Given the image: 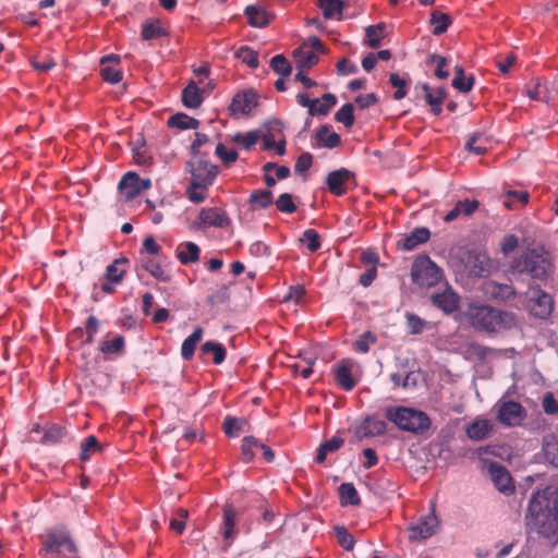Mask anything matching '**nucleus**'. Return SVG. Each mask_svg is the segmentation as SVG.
<instances>
[{
	"label": "nucleus",
	"mask_w": 558,
	"mask_h": 558,
	"mask_svg": "<svg viewBox=\"0 0 558 558\" xmlns=\"http://www.w3.org/2000/svg\"><path fill=\"white\" fill-rule=\"evenodd\" d=\"M295 70L308 71L318 62V56L313 50L296 49L294 50Z\"/></svg>",
	"instance_id": "nucleus-32"
},
{
	"label": "nucleus",
	"mask_w": 558,
	"mask_h": 558,
	"mask_svg": "<svg viewBox=\"0 0 558 558\" xmlns=\"http://www.w3.org/2000/svg\"><path fill=\"white\" fill-rule=\"evenodd\" d=\"M101 449L96 436L89 435L81 444L80 459L87 461L94 453L101 451Z\"/></svg>",
	"instance_id": "nucleus-44"
},
{
	"label": "nucleus",
	"mask_w": 558,
	"mask_h": 558,
	"mask_svg": "<svg viewBox=\"0 0 558 558\" xmlns=\"http://www.w3.org/2000/svg\"><path fill=\"white\" fill-rule=\"evenodd\" d=\"M336 104L337 98L333 94H324L322 100H318V104H315L313 110H311V117L328 114Z\"/></svg>",
	"instance_id": "nucleus-47"
},
{
	"label": "nucleus",
	"mask_w": 558,
	"mask_h": 558,
	"mask_svg": "<svg viewBox=\"0 0 558 558\" xmlns=\"http://www.w3.org/2000/svg\"><path fill=\"white\" fill-rule=\"evenodd\" d=\"M353 179V172L347 168H340L327 174L326 185L331 194L342 196L348 192V184Z\"/></svg>",
	"instance_id": "nucleus-11"
},
{
	"label": "nucleus",
	"mask_w": 558,
	"mask_h": 558,
	"mask_svg": "<svg viewBox=\"0 0 558 558\" xmlns=\"http://www.w3.org/2000/svg\"><path fill=\"white\" fill-rule=\"evenodd\" d=\"M512 269L519 274H527L534 279H545L553 271L551 257L543 246L529 248L513 260Z\"/></svg>",
	"instance_id": "nucleus-4"
},
{
	"label": "nucleus",
	"mask_w": 558,
	"mask_h": 558,
	"mask_svg": "<svg viewBox=\"0 0 558 558\" xmlns=\"http://www.w3.org/2000/svg\"><path fill=\"white\" fill-rule=\"evenodd\" d=\"M543 449L546 460L558 468V440L555 438L546 440Z\"/></svg>",
	"instance_id": "nucleus-57"
},
{
	"label": "nucleus",
	"mask_w": 558,
	"mask_h": 558,
	"mask_svg": "<svg viewBox=\"0 0 558 558\" xmlns=\"http://www.w3.org/2000/svg\"><path fill=\"white\" fill-rule=\"evenodd\" d=\"M343 444H344V440L341 437H337V436L320 444V446L317 450L316 462L323 463L326 460L328 453L337 451L338 449H340L342 447Z\"/></svg>",
	"instance_id": "nucleus-40"
},
{
	"label": "nucleus",
	"mask_w": 558,
	"mask_h": 558,
	"mask_svg": "<svg viewBox=\"0 0 558 558\" xmlns=\"http://www.w3.org/2000/svg\"><path fill=\"white\" fill-rule=\"evenodd\" d=\"M252 447H258L263 452V457L267 462H272L275 459V453L271 448L263 442H260L254 436H246L242 440L241 451L242 459L244 462L248 463L254 459V452L252 451Z\"/></svg>",
	"instance_id": "nucleus-18"
},
{
	"label": "nucleus",
	"mask_w": 558,
	"mask_h": 558,
	"mask_svg": "<svg viewBox=\"0 0 558 558\" xmlns=\"http://www.w3.org/2000/svg\"><path fill=\"white\" fill-rule=\"evenodd\" d=\"M235 515V509L231 505H226L222 522V535L226 539H231L234 536Z\"/></svg>",
	"instance_id": "nucleus-42"
},
{
	"label": "nucleus",
	"mask_w": 558,
	"mask_h": 558,
	"mask_svg": "<svg viewBox=\"0 0 558 558\" xmlns=\"http://www.w3.org/2000/svg\"><path fill=\"white\" fill-rule=\"evenodd\" d=\"M525 524L549 542L558 543V493L554 488L546 487L532 495Z\"/></svg>",
	"instance_id": "nucleus-1"
},
{
	"label": "nucleus",
	"mask_w": 558,
	"mask_h": 558,
	"mask_svg": "<svg viewBox=\"0 0 558 558\" xmlns=\"http://www.w3.org/2000/svg\"><path fill=\"white\" fill-rule=\"evenodd\" d=\"M493 429L490 422L486 418H476L465 428L466 436L474 441H481L488 437Z\"/></svg>",
	"instance_id": "nucleus-26"
},
{
	"label": "nucleus",
	"mask_w": 558,
	"mask_h": 558,
	"mask_svg": "<svg viewBox=\"0 0 558 558\" xmlns=\"http://www.w3.org/2000/svg\"><path fill=\"white\" fill-rule=\"evenodd\" d=\"M203 337V329L196 327L194 331L183 341L181 347V356L190 361L195 353L196 347Z\"/></svg>",
	"instance_id": "nucleus-35"
},
{
	"label": "nucleus",
	"mask_w": 558,
	"mask_h": 558,
	"mask_svg": "<svg viewBox=\"0 0 558 558\" xmlns=\"http://www.w3.org/2000/svg\"><path fill=\"white\" fill-rule=\"evenodd\" d=\"M177 258L182 265H189L199 260L201 250L194 242H182L177 247Z\"/></svg>",
	"instance_id": "nucleus-27"
},
{
	"label": "nucleus",
	"mask_w": 558,
	"mask_h": 558,
	"mask_svg": "<svg viewBox=\"0 0 558 558\" xmlns=\"http://www.w3.org/2000/svg\"><path fill=\"white\" fill-rule=\"evenodd\" d=\"M186 170L191 174L186 196L192 203L201 204L207 198L206 191L213 185L219 169L207 160L195 158L186 162Z\"/></svg>",
	"instance_id": "nucleus-3"
},
{
	"label": "nucleus",
	"mask_w": 558,
	"mask_h": 558,
	"mask_svg": "<svg viewBox=\"0 0 558 558\" xmlns=\"http://www.w3.org/2000/svg\"><path fill=\"white\" fill-rule=\"evenodd\" d=\"M44 435L40 440L43 445H57L63 442L68 437V432L65 427L59 425V424H48L45 425L44 428Z\"/></svg>",
	"instance_id": "nucleus-28"
},
{
	"label": "nucleus",
	"mask_w": 558,
	"mask_h": 558,
	"mask_svg": "<svg viewBox=\"0 0 558 558\" xmlns=\"http://www.w3.org/2000/svg\"><path fill=\"white\" fill-rule=\"evenodd\" d=\"M375 342V337L371 331L362 333L354 342V350L359 353H366L372 343Z\"/></svg>",
	"instance_id": "nucleus-63"
},
{
	"label": "nucleus",
	"mask_w": 558,
	"mask_h": 558,
	"mask_svg": "<svg viewBox=\"0 0 558 558\" xmlns=\"http://www.w3.org/2000/svg\"><path fill=\"white\" fill-rule=\"evenodd\" d=\"M151 181L149 179H142L135 172H126L119 182V191L124 196L125 201L130 202L137 197L142 192L149 190Z\"/></svg>",
	"instance_id": "nucleus-7"
},
{
	"label": "nucleus",
	"mask_w": 558,
	"mask_h": 558,
	"mask_svg": "<svg viewBox=\"0 0 558 558\" xmlns=\"http://www.w3.org/2000/svg\"><path fill=\"white\" fill-rule=\"evenodd\" d=\"M423 90L425 92V100L430 106L432 112L435 116H439L442 111V102L447 96L446 88L438 87L432 89L428 84H424Z\"/></svg>",
	"instance_id": "nucleus-25"
},
{
	"label": "nucleus",
	"mask_w": 558,
	"mask_h": 558,
	"mask_svg": "<svg viewBox=\"0 0 558 558\" xmlns=\"http://www.w3.org/2000/svg\"><path fill=\"white\" fill-rule=\"evenodd\" d=\"M270 68L274 72L282 76H288L292 72V66L283 54H276L272 57L270 60Z\"/></svg>",
	"instance_id": "nucleus-52"
},
{
	"label": "nucleus",
	"mask_w": 558,
	"mask_h": 558,
	"mask_svg": "<svg viewBox=\"0 0 558 558\" xmlns=\"http://www.w3.org/2000/svg\"><path fill=\"white\" fill-rule=\"evenodd\" d=\"M442 270L427 255L415 258L411 267V278L421 288L436 286L442 279Z\"/></svg>",
	"instance_id": "nucleus-6"
},
{
	"label": "nucleus",
	"mask_w": 558,
	"mask_h": 558,
	"mask_svg": "<svg viewBox=\"0 0 558 558\" xmlns=\"http://www.w3.org/2000/svg\"><path fill=\"white\" fill-rule=\"evenodd\" d=\"M274 203V194L268 189L254 190L250 194L248 206L250 209L255 211L266 209Z\"/></svg>",
	"instance_id": "nucleus-29"
},
{
	"label": "nucleus",
	"mask_w": 558,
	"mask_h": 558,
	"mask_svg": "<svg viewBox=\"0 0 558 558\" xmlns=\"http://www.w3.org/2000/svg\"><path fill=\"white\" fill-rule=\"evenodd\" d=\"M315 140L319 147L336 148L341 143V137L336 132H330V126L325 124L320 125L315 132Z\"/></svg>",
	"instance_id": "nucleus-30"
},
{
	"label": "nucleus",
	"mask_w": 558,
	"mask_h": 558,
	"mask_svg": "<svg viewBox=\"0 0 558 558\" xmlns=\"http://www.w3.org/2000/svg\"><path fill=\"white\" fill-rule=\"evenodd\" d=\"M489 474L496 488L506 496L513 494L514 484L510 473L505 466L497 462H493L489 465Z\"/></svg>",
	"instance_id": "nucleus-15"
},
{
	"label": "nucleus",
	"mask_w": 558,
	"mask_h": 558,
	"mask_svg": "<svg viewBox=\"0 0 558 558\" xmlns=\"http://www.w3.org/2000/svg\"><path fill=\"white\" fill-rule=\"evenodd\" d=\"M335 534L338 543L344 550H352L354 547V537L344 526H336Z\"/></svg>",
	"instance_id": "nucleus-54"
},
{
	"label": "nucleus",
	"mask_w": 558,
	"mask_h": 558,
	"mask_svg": "<svg viewBox=\"0 0 558 558\" xmlns=\"http://www.w3.org/2000/svg\"><path fill=\"white\" fill-rule=\"evenodd\" d=\"M456 75L452 80V86L457 90L461 93H468L473 88L474 77L471 75L466 77L464 75V70L461 65H456L454 68Z\"/></svg>",
	"instance_id": "nucleus-41"
},
{
	"label": "nucleus",
	"mask_w": 558,
	"mask_h": 558,
	"mask_svg": "<svg viewBox=\"0 0 558 558\" xmlns=\"http://www.w3.org/2000/svg\"><path fill=\"white\" fill-rule=\"evenodd\" d=\"M389 83L391 84L392 87L397 88V90L393 94V98L396 100H400L407 96L408 81L404 77H401L397 73H391L389 77Z\"/></svg>",
	"instance_id": "nucleus-53"
},
{
	"label": "nucleus",
	"mask_w": 558,
	"mask_h": 558,
	"mask_svg": "<svg viewBox=\"0 0 558 558\" xmlns=\"http://www.w3.org/2000/svg\"><path fill=\"white\" fill-rule=\"evenodd\" d=\"M100 73L105 82L118 84L122 81V72L116 66L102 65Z\"/></svg>",
	"instance_id": "nucleus-62"
},
{
	"label": "nucleus",
	"mask_w": 558,
	"mask_h": 558,
	"mask_svg": "<svg viewBox=\"0 0 558 558\" xmlns=\"http://www.w3.org/2000/svg\"><path fill=\"white\" fill-rule=\"evenodd\" d=\"M407 325L411 335H420L425 328V320L415 314H407Z\"/></svg>",
	"instance_id": "nucleus-64"
},
{
	"label": "nucleus",
	"mask_w": 558,
	"mask_h": 558,
	"mask_svg": "<svg viewBox=\"0 0 558 558\" xmlns=\"http://www.w3.org/2000/svg\"><path fill=\"white\" fill-rule=\"evenodd\" d=\"M502 204L509 210H518L529 203L530 194L525 190H513L509 186L504 187Z\"/></svg>",
	"instance_id": "nucleus-22"
},
{
	"label": "nucleus",
	"mask_w": 558,
	"mask_h": 558,
	"mask_svg": "<svg viewBox=\"0 0 558 558\" xmlns=\"http://www.w3.org/2000/svg\"><path fill=\"white\" fill-rule=\"evenodd\" d=\"M243 425H244V421L243 420L228 416L225 420L222 427H223V432H225V434L227 436L234 437V436H238L240 434V432L242 430Z\"/></svg>",
	"instance_id": "nucleus-59"
},
{
	"label": "nucleus",
	"mask_w": 558,
	"mask_h": 558,
	"mask_svg": "<svg viewBox=\"0 0 558 558\" xmlns=\"http://www.w3.org/2000/svg\"><path fill=\"white\" fill-rule=\"evenodd\" d=\"M496 408L497 420L506 426H518L526 416L525 409L517 401H499Z\"/></svg>",
	"instance_id": "nucleus-8"
},
{
	"label": "nucleus",
	"mask_w": 558,
	"mask_h": 558,
	"mask_svg": "<svg viewBox=\"0 0 558 558\" xmlns=\"http://www.w3.org/2000/svg\"><path fill=\"white\" fill-rule=\"evenodd\" d=\"M168 125L180 130H196L199 121L185 113H175L168 120Z\"/></svg>",
	"instance_id": "nucleus-39"
},
{
	"label": "nucleus",
	"mask_w": 558,
	"mask_h": 558,
	"mask_svg": "<svg viewBox=\"0 0 558 558\" xmlns=\"http://www.w3.org/2000/svg\"><path fill=\"white\" fill-rule=\"evenodd\" d=\"M259 132L258 131H250L247 133H235L231 140L242 148L248 150L251 147H253L259 140Z\"/></svg>",
	"instance_id": "nucleus-49"
},
{
	"label": "nucleus",
	"mask_w": 558,
	"mask_h": 558,
	"mask_svg": "<svg viewBox=\"0 0 558 558\" xmlns=\"http://www.w3.org/2000/svg\"><path fill=\"white\" fill-rule=\"evenodd\" d=\"M141 36L144 40H151L167 36V32L160 25V22L155 20L143 25Z\"/></svg>",
	"instance_id": "nucleus-43"
},
{
	"label": "nucleus",
	"mask_w": 558,
	"mask_h": 558,
	"mask_svg": "<svg viewBox=\"0 0 558 558\" xmlns=\"http://www.w3.org/2000/svg\"><path fill=\"white\" fill-rule=\"evenodd\" d=\"M275 204L277 209L284 214H293L296 210L293 197L289 193L280 194Z\"/></svg>",
	"instance_id": "nucleus-58"
},
{
	"label": "nucleus",
	"mask_w": 558,
	"mask_h": 558,
	"mask_svg": "<svg viewBox=\"0 0 558 558\" xmlns=\"http://www.w3.org/2000/svg\"><path fill=\"white\" fill-rule=\"evenodd\" d=\"M531 313L539 318H546L553 311V301L549 294L541 291L533 290L530 299Z\"/></svg>",
	"instance_id": "nucleus-19"
},
{
	"label": "nucleus",
	"mask_w": 558,
	"mask_h": 558,
	"mask_svg": "<svg viewBox=\"0 0 558 558\" xmlns=\"http://www.w3.org/2000/svg\"><path fill=\"white\" fill-rule=\"evenodd\" d=\"M352 366L353 363L350 360H342L333 368L336 381L345 391L352 390L356 385L352 376Z\"/></svg>",
	"instance_id": "nucleus-21"
},
{
	"label": "nucleus",
	"mask_w": 558,
	"mask_h": 558,
	"mask_svg": "<svg viewBox=\"0 0 558 558\" xmlns=\"http://www.w3.org/2000/svg\"><path fill=\"white\" fill-rule=\"evenodd\" d=\"M387 430V423L378 415L365 416L355 427V435L357 438H371L381 436Z\"/></svg>",
	"instance_id": "nucleus-12"
},
{
	"label": "nucleus",
	"mask_w": 558,
	"mask_h": 558,
	"mask_svg": "<svg viewBox=\"0 0 558 558\" xmlns=\"http://www.w3.org/2000/svg\"><path fill=\"white\" fill-rule=\"evenodd\" d=\"M300 241L307 247L312 253L317 252L320 246V236L315 229H307L302 233Z\"/></svg>",
	"instance_id": "nucleus-50"
},
{
	"label": "nucleus",
	"mask_w": 558,
	"mask_h": 558,
	"mask_svg": "<svg viewBox=\"0 0 558 558\" xmlns=\"http://www.w3.org/2000/svg\"><path fill=\"white\" fill-rule=\"evenodd\" d=\"M335 120L350 128L354 124V107L352 104H344L335 114Z\"/></svg>",
	"instance_id": "nucleus-51"
},
{
	"label": "nucleus",
	"mask_w": 558,
	"mask_h": 558,
	"mask_svg": "<svg viewBox=\"0 0 558 558\" xmlns=\"http://www.w3.org/2000/svg\"><path fill=\"white\" fill-rule=\"evenodd\" d=\"M484 294L493 301H507L514 296L515 291L510 284L486 281L483 286Z\"/></svg>",
	"instance_id": "nucleus-20"
},
{
	"label": "nucleus",
	"mask_w": 558,
	"mask_h": 558,
	"mask_svg": "<svg viewBox=\"0 0 558 558\" xmlns=\"http://www.w3.org/2000/svg\"><path fill=\"white\" fill-rule=\"evenodd\" d=\"M201 350L202 353L205 355L213 354V362L216 365L221 364L227 356V350L225 345L220 342L206 341L205 343H203Z\"/></svg>",
	"instance_id": "nucleus-38"
},
{
	"label": "nucleus",
	"mask_w": 558,
	"mask_h": 558,
	"mask_svg": "<svg viewBox=\"0 0 558 558\" xmlns=\"http://www.w3.org/2000/svg\"><path fill=\"white\" fill-rule=\"evenodd\" d=\"M386 417L400 429L413 434H422L430 427V418L420 410L408 407H388Z\"/></svg>",
	"instance_id": "nucleus-5"
},
{
	"label": "nucleus",
	"mask_w": 558,
	"mask_h": 558,
	"mask_svg": "<svg viewBox=\"0 0 558 558\" xmlns=\"http://www.w3.org/2000/svg\"><path fill=\"white\" fill-rule=\"evenodd\" d=\"M236 57L241 59L243 63L247 64L252 69L257 68L259 64L257 52L252 50L247 46L241 47L236 51Z\"/></svg>",
	"instance_id": "nucleus-55"
},
{
	"label": "nucleus",
	"mask_w": 558,
	"mask_h": 558,
	"mask_svg": "<svg viewBox=\"0 0 558 558\" xmlns=\"http://www.w3.org/2000/svg\"><path fill=\"white\" fill-rule=\"evenodd\" d=\"M439 525L438 518L435 513V509L422 517L418 522L412 524L409 527V538L411 541L427 539L436 532Z\"/></svg>",
	"instance_id": "nucleus-9"
},
{
	"label": "nucleus",
	"mask_w": 558,
	"mask_h": 558,
	"mask_svg": "<svg viewBox=\"0 0 558 558\" xmlns=\"http://www.w3.org/2000/svg\"><path fill=\"white\" fill-rule=\"evenodd\" d=\"M257 104V95L254 90H243L233 96L229 109L233 116H248Z\"/></svg>",
	"instance_id": "nucleus-13"
},
{
	"label": "nucleus",
	"mask_w": 558,
	"mask_h": 558,
	"mask_svg": "<svg viewBox=\"0 0 558 558\" xmlns=\"http://www.w3.org/2000/svg\"><path fill=\"white\" fill-rule=\"evenodd\" d=\"M429 62L436 65L435 75L440 80H446L449 76V72L446 70L448 65V59L438 54H432Z\"/></svg>",
	"instance_id": "nucleus-60"
},
{
	"label": "nucleus",
	"mask_w": 558,
	"mask_h": 558,
	"mask_svg": "<svg viewBox=\"0 0 558 558\" xmlns=\"http://www.w3.org/2000/svg\"><path fill=\"white\" fill-rule=\"evenodd\" d=\"M197 223L201 228L215 227L223 229L229 227L231 220L223 209L218 207H205L202 208L198 214Z\"/></svg>",
	"instance_id": "nucleus-10"
},
{
	"label": "nucleus",
	"mask_w": 558,
	"mask_h": 558,
	"mask_svg": "<svg viewBox=\"0 0 558 558\" xmlns=\"http://www.w3.org/2000/svg\"><path fill=\"white\" fill-rule=\"evenodd\" d=\"M430 24L433 25L432 33L438 36L448 29L449 25L451 24V19L446 13L434 11L430 15Z\"/></svg>",
	"instance_id": "nucleus-46"
},
{
	"label": "nucleus",
	"mask_w": 558,
	"mask_h": 558,
	"mask_svg": "<svg viewBox=\"0 0 558 558\" xmlns=\"http://www.w3.org/2000/svg\"><path fill=\"white\" fill-rule=\"evenodd\" d=\"M464 270L474 277H482L489 270L488 256L480 251H468L463 259Z\"/></svg>",
	"instance_id": "nucleus-14"
},
{
	"label": "nucleus",
	"mask_w": 558,
	"mask_h": 558,
	"mask_svg": "<svg viewBox=\"0 0 558 558\" xmlns=\"http://www.w3.org/2000/svg\"><path fill=\"white\" fill-rule=\"evenodd\" d=\"M339 494L342 505L356 506L361 501L357 490L351 483H342L339 487Z\"/></svg>",
	"instance_id": "nucleus-48"
},
{
	"label": "nucleus",
	"mask_w": 558,
	"mask_h": 558,
	"mask_svg": "<svg viewBox=\"0 0 558 558\" xmlns=\"http://www.w3.org/2000/svg\"><path fill=\"white\" fill-rule=\"evenodd\" d=\"M245 15L248 24L253 27H265L269 23L267 12L258 7L248 5L245 8Z\"/></svg>",
	"instance_id": "nucleus-37"
},
{
	"label": "nucleus",
	"mask_w": 558,
	"mask_h": 558,
	"mask_svg": "<svg viewBox=\"0 0 558 558\" xmlns=\"http://www.w3.org/2000/svg\"><path fill=\"white\" fill-rule=\"evenodd\" d=\"M45 550L47 553L72 554L75 551V545L66 533L51 532L46 536Z\"/></svg>",
	"instance_id": "nucleus-16"
},
{
	"label": "nucleus",
	"mask_w": 558,
	"mask_h": 558,
	"mask_svg": "<svg viewBox=\"0 0 558 558\" xmlns=\"http://www.w3.org/2000/svg\"><path fill=\"white\" fill-rule=\"evenodd\" d=\"M141 264L155 279L162 282L170 281L169 272L162 267L157 256H142Z\"/></svg>",
	"instance_id": "nucleus-24"
},
{
	"label": "nucleus",
	"mask_w": 558,
	"mask_h": 558,
	"mask_svg": "<svg viewBox=\"0 0 558 558\" xmlns=\"http://www.w3.org/2000/svg\"><path fill=\"white\" fill-rule=\"evenodd\" d=\"M128 263V259L124 257L114 259L110 265L106 268L105 279L112 283H120L123 280V277L126 272L123 267Z\"/></svg>",
	"instance_id": "nucleus-34"
},
{
	"label": "nucleus",
	"mask_w": 558,
	"mask_h": 558,
	"mask_svg": "<svg viewBox=\"0 0 558 558\" xmlns=\"http://www.w3.org/2000/svg\"><path fill=\"white\" fill-rule=\"evenodd\" d=\"M465 315L475 329L485 330L487 332L508 330L517 324V318L513 313L480 303L470 304Z\"/></svg>",
	"instance_id": "nucleus-2"
},
{
	"label": "nucleus",
	"mask_w": 558,
	"mask_h": 558,
	"mask_svg": "<svg viewBox=\"0 0 558 558\" xmlns=\"http://www.w3.org/2000/svg\"><path fill=\"white\" fill-rule=\"evenodd\" d=\"M217 157L223 162L226 166H230L238 160V151L235 149L227 148L222 143H219L216 146L215 150Z\"/></svg>",
	"instance_id": "nucleus-56"
},
{
	"label": "nucleus",
	"mask_w": 558,
	"mask_h": 558,
	"mask_svg": "<svg viewBox=\"0 0 558 558\" xmlns=\"http://www.w3.org/2000/svg\"><path fill=\"white\" fill-rule=\"evenodd\" d=\"M326 19L341 17L343 2L340 0H319L318 3Z\"/></svg>",
	"instance_id": "nucleus-45"
},
{
	"label": "nucleus",
	"mask_w": 558,
	"mask_h": 558,
	"mask_svg": "<svg viewBox=\"0 0 558 558\" xmlns=\"http://www.w3.org/2000/svg\"><path fill=\"white\" fill-rule=\"evenodd\" d=\"M385 28V23L367 26L365 29L364 44L371 48H378L381 45Z\"/></svg>",
	"instance_id": "nucleus-36"
},
{
	"label": "nucleus",
	"mask_w": 558,
	"mask_h": 558,
	"mask_svg": "<svg viewBox=\"0 0 558 558\" xmlns=\"http://www.w3.org/2000/svg\"><path fill=\"white\" fill-rule=\"evenodd\" d=\"M432 303L446 314H451L459 308L460 296L453 289L447 286L442 291L432 295Z\"/></svg>",
	"instance_id": "nucleus-17"
},
{
	"label": "nucleus",
	"mask_w": 558,
	"mask_h": 558,
	"mask_svg": "<svg viewBox=\"0 0 558 558\" xmlns=\"http://www.w3.org/2000/svg\"><path fill=\"white\" fill-rule=\"evenodd\" d=\"M100 351L106 355H123L125 352V338L122 335H114L112 339L104 340Z\"/></svg>",
	"instance_id": "nucleus-33"
},
{
	"label": "nucleus",
	"mask_w": 558,
	"mask_h": 558,
	"mask_svg": "<svg viewBox=\"0 0 558 558\" xmlns=\"http://www.w3.org/2000/svg\"><path fill=\"white\" fill-rule=\"evenodd\" d=\"M161 251V246L156 242L154 236L149 235L143 241V246L140 251L142 256H158Z\"/></svg>",
	"instance_id": "nucleus-61"
},
{
	"label": "nucleus",
	"mask_w": 558,
	"mask_h": 558,
	"mask_svg": "<svg viewBox=\"0 0 558 558\" xmlns=\"http://www.w3.org/2000/svg\"><path fill=\"white\" fill-rule=\"evenodd\" d=\"M430 238V231L425 227L415 228L408 235L398 242L403 251H412L421 244L426 243Z\"/></svg>",
	"instance_id": "nucleus-23"
},
{
	"label": "nucleus",
	"mask_w": 558,
	"mask_h": 558,
	"mask_svg": "<svg viewBox=\"0 0 558 558\" xmlns=\"http://www.w3.org/2000/svg\"><path fill=\"white\" fill-rule=\"evenodd\" d=\"M203 89L194 81H191L182 90V102L186 108H198L203 102Z\"/></svg>",
	"instance_id": "nucleus-31"
}]
</instances>
